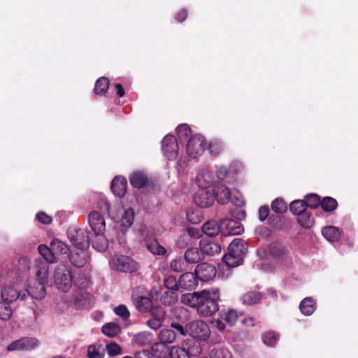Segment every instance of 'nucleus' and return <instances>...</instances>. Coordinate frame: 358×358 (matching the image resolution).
<instances>
[{
    "label": "nucleus",
    "mask_w": 358,
    "mask_h": 358,
    "mask_svg": "<svg viewBox=\"0 0 358 358\" xmlns=\"http://www.w3.org/2000/svg\"><path fill=\"white\" fill-rule=\"evenodd\" d=\"M24 292H26V295L28 294L33 299H43L46 294L45 284L35 281L34 285H29Z\"/></svg>",
    "instance_id": "24"
},
{
    "label": "nucleus",
    "mask_w": 358,
    "mask_h": 358,
    "mask_svg": "<svg viewBox=\"0 0 358 358\" xmlns=\"http://www.w3.org/2000/svg\"><path fill=\"white\" fill-rule=\"evenodd\" d=\"M109 85L110 81L108 78H99L95 83L94 93L100 96L104 95L109 88Z\"/></svg>",
    "instance_id": "37"
},
{
    "label": "nucleus",
    "mask_w": 358,
    "mask_h": 358,
    "mask_svg": "<svg viewBox=\"0 0 358 358\" xmlns=\"http://www.w3.org/2000/svg\"><path fill=\"white\" fill-rule=\"evenodd\" d=\"M148 250L155 255H164L166 250L161 245L157 239L148 241L146 243Z\"/></svg>",
    "instance_id": "40"
},
{
    "label": "nucleus",
    "mask_w": 358,
    "mask_h": 358,
    "mask_svg": "<svg viewBox=\"0 0 358 358\" xmlns=\"http://www.w3.org/2000/svg\"><path fill=\"white\" fill-rule=\"evenodd\" d=\"M203 258L204 255L201 248H188L184 255V259L187 264H196Z\"/></svg>",
    "instance_id": "26"
},
{
    "label": "nucleus",
    "mask_w": 358,
    "mask_h": 358,
    "mask_svg": "<svg viewBox=\"0 0 358 358\" xmlns=\"http://www.w3.org/2000/svg\"><path fill=\"white\" fill-rule=\"evenodd\" d=\"M269 255L280 262L283 267H289L292 265V257L290 256L287 248L281 243L273 242L268 248Z\"/></svg>",
    "instance_id": "4"
},
{
    "label": "nucleus",
    "mask_w": 358,
    "mask_h": 358,
    "mask_svg": "<svg viewBox=\"0 0 358 358\" xmlns=\"http://www.w3.org/2000/svg\"><path fill=\"white\" fill-rule=\"evenodd\" d=\"M299 309L302 314L309 316L312 315L316 309L315 301L311 297H306L301 301Z\"/></svg>",
    "instance_id": "33"
},
{
    "label": "nucleus",
    "mask_w": 358,
    "mask_h": 358,
    "mask_svg": "<svg viewBox=\"0 0 358 358\" xmlns=\"http://www.w3.org/2000/svg\"><path fill=\"white\" fill-rule=\"evenodd\" d=\"M187 15V10L186 9L182 8L176 13L175 18L178 22H182L186 20Z\"/></svg>",
    "instance_id": "64"
},
{
    "label": "nucleus",
    "mask_w": 358,
    "mask_h": 358,
    "mask_svg": "<svg viewBox=\"0 0 358 358\" xmlns=\"http://www.w3.org/2000/svg\"><path fill=\"white\" fill-rule=\"evenodd\" d=\"M158 338L159 340V343H155L152 347V350L153 352L157 351L159 347L173 343L176 339V333L171 329H163L159 331Z\"/></svg>",
    "instance_id": "18"
},
{
    "label": "nucleus",
    "mask_w": 358,
    "mask_h": 358,
    "mask_svg": "<svg viewBox=\"0 0 358 358\" xmlns=\"http://www.w3.org/2000/svg\"><path fill=\"white\" fill-rule=\"evenodd\" d=\"M222 260L226 263L227 266L236 267L242 264L243 258L241 256H238L237 254H232L229 251L228 253L223 257Z\"/></svg>",
    "instance_id": "39"
},
{
    "label": "nucleus",
    "mask_w": 358,
    "mask_h": 358,
    "mask_svg": "<svg viewBox=\"0 0 358 358\" xmlns=\"http://www.w3.org/2000/svg\"><path fill=\"white\" fill-rule=\"evenodd\" d=\"M48 277V266L45 264L39 267L36 272V282L46 284Z\"/></svg>",
    "instance_id": "49"
},
{
    "label": "nucleus",
    "mask_w": 358,
    "mask_h": 358,
    "mask_svg": "<svg viewBox=\"0 0 358 358\" xmlns=\"http://www.w3.org/2000/svg\"><path fill=\"white\" fill-rule=\"evenodd\" d=\"M66 258L74 266L78 268L83 267L87 262V255L84 250L70 251Z\"/></svg>",
    "instance_id": "27"
},
{
    "label": "nucleus",
    "mask_w": 358,
    "mask_h": 358,
    "mask_svg": "<svg viewBox=\"0 0 358 358\" xmlns=\"http://www.w3.org/2000/svg\"><path fill=\"white\" fill-rule=\"evenodd\" d=\"M178 300L176 290H167L160 297L161 303L164 306H171L176 303Z\"/></svg>",
    "instance_id": "36"
},
{
    "label": "nucleus",
    "mask_w": 358,
    "mask_h": 358,
    "mask_svg": "<svg viewBox=\"0 0 358 358\" xmlns=\"http://www.w3.org/2000/svg\"><path fill=\"white\" fill-rule=\"evenodd\" d=\"M38 252L48 263L52 264L56 262V257H55L53 250H52V247H48L45 245H40L38 246Z\"/></svg>",
    "instance_id": "42"
},
{
    "label": "nucleus",
    "mask_w": 358,
    "mask_h": 358,
    "mask_svg": "<svg viewBox=\"0 0 358 358\" xmlns=\"http://www.w3.org/2000/svg\"><path fill=\"white\" fill-rule=\"evenodd\" d=\"M204 143L203 136L201 134L190 136L187 141V154L189 157H196L203 152Z\"/></svg>",
    "instance_id": "11"
},
{
    "label": "nucleus",
    "mask_w": 358,
    "mask_h": 358,
    "mask_svg": "<svg viewBox=\"0 0 358 358\" xmlns=\"http://www.w3.org/2000/svg\"><path fill=\"white\" fill-rule=\"evenodd\" d=\"M178 283L180 285V288L185 290H192L197 287L199 278L195 272H185L180 275Z\"/></svg>",
    "instance_id": "17"
},
{
    "label": "nucleus",
    "mask_w": 358,
    "mask_h": 358,
    "mask_svg": "<svg viewBox=\"0 0 358 358\" xmlns=\"http://www.w3.org/2000/svg\"><path fill=\"white\" fill-rule=\"evenodd\" d=\"M321 199L317 194H308L304 196V201L306 207L315 209L321 205Z\"/></svg>",
    "instance_id": "45"
},
{
    "label": "nucleus",
    "mask_w": 358,
    "mask_h": 358,
    "mask_svg": "<svg viewBox=\"0 0 358 358\" xmlns=\"http://www.w3.org/2000/svg\"><path fill=\"white\" fill-rule=\"evenodd\" d=\"M67 236L72 245L80 250L88 248L90 244V232L87 229L71 227L67 230Z\"/></svg>",
    "instance_id": "3"
},
{
    "label": "nucleus",
    "mask_w": 358,
    "mask_h": 358,
    "mask_svg": "<svg viewBox=\"0 0 358 358\" xmlns=\"http://www.w3.org/2000/svg\"><path fill=\"white\" fill-rule=\"evenodd\" d=\"M248 246L246 243L241 238H235L228 246V251L232 254H237L243 258L247 252Z\"/></svg>",
    "instance_id": "28"
},
{
    "label": "nucleus",
    "mask_w": 358,
    "mask_h": 358,
    "mask_svg": "<svg viewBox=\"0 0 358 358\" xmlns=\"http://www.w3.org/2000/svg\"><path fill=\"white\" fill-rule=\"evenodd\" d=\"M306 205L304 200H294L289 205V210L294 215H299L306 211Z\"/></svg>",
    "instance_id": "48"
},
{
    "label": "nucleus",
    "mask_w": 358,
    "mask_h": 358,
    "mask_svg": "<svg viewBox=\"0 0 358 358\" xmlns=\"http://www.w3.org/2000/svg\"><path fill=\"white\" fill-rule=\"evenodd\" d=\"M199 247L203 255L214 256L220 253L222 248L220 244L212 238H203L199 241Z\"/></svg>",
    "instance_id": "15"
},
{
    "label": "nucleus",
    "mask_w": 358,
    "mask_h": 358,
    "mask_svg": "<svg viewBox=\"0 0 358 358\" xmlns=\"http://www.w3.org/2000/svg\"><path fill=\"white\" fill-rule=\"evenodd\" d=\"M185 260L182 257H177L172 259L170 262V268L171 269L177 273L182 272L186 270L187 264Z\"/></svg>",
    "instance_id": "46"
},
{
    "label": "nucleus",
    "mask_w": 358,
    "mask_h": 358,
    "mask_svg": "<svg viewBox=\"0 0 358 358\" xmlns=\"http://www.w3.org/2000/svg\"><path fill=\"white\" fill-rule=\"evenodd\" d=\"M50 247H52L55 257L56 256H63L66 258L71 251L70 248L58 238H54L50 241Z\"/></svg>",
    "instance_id": "25"
},
{
    "label": "nucleus",
    "mask_w": 358,
    "mask_h": 358,
    "mask_svg": "<svg viewBox=\"0 0 358 358\" xmlns=\"http://www.w3.org/2000/svg\"><path fill=\"white\" fill-rule=\"evenodd\" d=\"M114 313L124 321L129 320L130 317V312L127 307L124 304H121L115 307L114 308Z\"/></svg>",
    "instance_id": "56"
},
{
    "label": "nucleus",
    "mask_w": 358,
    "mask_h": 358,
    "mask_svg": "<svg viewBox=\"0 0 358 358\" xmlns=\"http://www.w3.org/2000/svg\"><path fill=\"white\" fill-rule=\"evenodd\" d=\"M320 206L325 212H332L336 209L338 202L331 196H325L322 199Z\"/></svg>",
    "instance_id": "44"
},
{
    "label": "nucleus",
    "mask_w": 358,
    "mask_h": 358,
    "mask_svg": "<svg viewBox=\"0 0 358 358\" xmlns=\"http://www.w3.org/2000/svg\"><path fill=\"white\" fill-rule=\"evenodd\" d=\"M40 341L34 337H22L11 342L6 348L8 352L31 351L37 348Z\"/></svg>",
    "instance_id": "8"
},
{
    "label": "nucleus",
    "mask_w": 358,
    "mask_h": 358,
    "mask_svg": "<svg viewBox=\"0 0 358 358\" xmlns=\"http://www.w3.org/2000/svg\"><path fill=\"white\" fill-rule=\"evenodd\" d=\"M70 303L76 309H85L95 303V298L88 292L79 290L73 294Z\"/></svg>",
    "instance_id": "9"
},
{
    "label": "nucleus",
    "mask_w": 358,
    "mask_h": 358,
    "mask_svg": "<svg viewBox=\"0 0 358 358\" xmlns=\"http://www.w3.org/2000/svg\"><path fill=\"white\" fill-rule=\"evenodd\" d=\"M220 299V291L216 287L184 294L181 297L184 304L196 309L201 317H209L215 314L219 310Z\"/></svg>",
    "instance_id": "1"
},
{
    "label": "nucleus",
    "mask_w": 358,
    "mask_h": 358,
    "mask_svg": "<svg viewBox=\"0 0 358 358\" xmlns=\"http://www.w3.org/2000/svg\"><path fill=\"white\" fill-rule=\"evenodd\" d=\"M187 234H188V236L185 234L180 237V239L178 243L179 245V247H182L181 245H180V241L181 240L185 241L188 236L194 238H199L201 236L200 231L198 229H196L194 227H189L187 229Z\"/></svg>",
    "instance_id": "58"
},
{
    "label": "nucleus",
    "mask_w": 358,
    "mask_h": 358,
    "mask_svg": "<svg viewBox=\"0 0 358 358\" xmlns=\"http://www.w3.org/2000/svg\"><path fill=\"white\" fill-rule=\"evenodd\" d=\"M187 219L190 223L192 224H197L201 222L200 217L197 215V213L193 212V211H188L186 214Z\"/></svg>",
    "instance_id": "63"
},
{
    "label": "nucleus",
    "mask_w": 358,
    "mask_h": 358,
    "mask_svg": "<svg viewBox=\"0 0 358 358\" xmlns=\"http://www.w3.org/2000/svg\"><path fill=\"white\" fill-rule=\"evenodd\" d=\"M165 315L166 313L163 309L156 308L155 310H152V317L147 320V326L154 330L158 329L162 325Z\"/></svg>",
    "instance_id": "22"
},
{
    "label": "nucleus",
    "mask_w": 358,
    "mask_h": 358,
    "mask_svg": "<svg viewBox=\"0 0 358 358\" xmlns=\"http://www.w3.org/2000/svg\"><path fill=\"white\" fill-rule=\"evenodd\" d=\"M106 350L109 355L115 356L121 352L120 345L115 343H109L106 345Z\"/></svg>",
    "instance_id": "59"
},
{
    "label": "nucleus",
    "mask_w": 358,
    "mask_h": 358,
    "mask_svg": "<svg viewBox=\"0 0 358 358\" xmlns=\"http://www.w3.org/2000/svg\"><path fill=\"white\" fill-rule=\"evenodd\" d=\"M54 280L59 290L66 292L72 286L73 278L66 266L59 265L54 271Z\"/></svg>",
    "instance_id": "5"
},
{
    "label": "nucleus",
    "mask_w": 358,
    "mask_h": 358,
    "mask_svg": "<svg viewBox=\"0 0 358 358\" xmlns=\"http://www.w3.org/2000/svg\"><path fill=\"white\" fill-rule=\"evenodd\" d=\"M178 279L173 275H169L166 277L164 280V287L168 290H176L178 291L180 288V285L178 283Z\"/></svg>",
    "instance_id": "52"
},
{
    "label": "nucleus",
    "mask_w": 358,
    "mask_h": 358,
    "mask_svg": "<svg viewBox=\"0 0 358 358\" xmlns=\"http://www.w3.org/2000/svg\"><path fill=\"white\" fill-rule=\"evenodd\" d=\"M38 220L44 224H49L52 222V219L50 216L45 213L44 212H39L36 215Z\"/></svg>",
    "instance_id": "61"
},
{
    "label": "nucleus",
    "mask_w": 358,
    "mask_h": 358,
    "mask_svg": "<svg viewBox=\"0 0 358 358\" xmlns=\"http://www.w3.org/2000/svg\"><path fill=\"white\" fill-rule=\"evenodd\" d=\"M194 271L199 280L203 282L213 279L217 273V269L215 266L206 262L199 264L196 266Z\"/></svg>",
    "instance_id": "14"
},
{
    "label": "nucleus",
    "mask_w": 358,
    "mask_h": 358,
    "mask_svg": "<svg viewBox=\"0 0 358 358\" xmlns=\"http://www.w3.org/2000/svg\"><path fill=\"white\" fill-rule=\"evenodd\" d=\"M213 192L215 199L219 203L226 204L231 201L230 189L224 185L222 183L217 185Z\"/></svg>",
    "instance_id": "19"
},
{
    "label": "nucleus",
    "mask_w": 358,
    "mask_h": 358,
    "mask_svg": "<svg viewBox=\"0 0 358 358\" xmlns=\"http://www.w3.org/2000/svg\"><path fill=\"white\" fill-rule=\"evenodd\" d=\"M277 340L278 334L274 331H268L262 335V341L266 345L273 346Z\"/></svg>",
    "instance_id": "55"
},
{
    "label": "nucleus",
    "mask_w": 358,
    "mask_h": 358,
    "mask_svg": "<svg viewBox=\"0 0 358 358\" xmlns=\"http://www.w3.org/2000/svg\"><path fill=\"white\" fill-rule=\"evenodd\" d=\"M12 317V310L10 303L4 301H0V318L7 321Z\"/></svg>",
    "instance_id": "47"
},
{
    "label": "nucleus",
    "mask_w": 358,
    "mask_h": 358,
    "mask_svg": "<svg viewBox=\"0 0 358 358\" xmlns=\"http://www.w3.org/2000/svg\"><path fill=\"white\" fill-rule=\"evenodd\" d=\"M322 234L323 236L330 242L338 241L341 237V233L338 228L334 226H327L322 228Z\"/></svg>",
    "instance_id": "34"
},
{
    "label": "nucleus",
    "mask_w": 358,
    "mask_h": 358,
    "mask_svg": "<svg viewBox=\"0 0 358 358\" xmlns=\"http://www.w3.org/2000/svg\"><path fill=\"white\" fill-rule=\"evenodd\" d=\"M132 301L136 308L143 313H152V310H155L153 308V303L152 300L146 296H138L136 297L132 296Z\"/></svg>",
    "instance_id": "20"
},
{
    "label": "nucleus",
    "mask_w": 358,
    "mask_h": 358,
    "mask_svg": "<svg viewBox=\"0 0 358 358\" xmlns=\"http://www.w3.org/2000/svg\"><path fill=\"white\" fill-rule=\"evenodd\" d=\"M87 357L88 358H103L104 353L101 352L100 346L91 345L87 348Z\"/></svg>",
    "instance_id": "53"
},
{
    "label": "nucleus",
    "mask_w": 358,
    "mask_h": 358,
    "mask_svg": "<svg viewBox=\"0 0 358 358\" xmlns=\"http://www.w3.org/2000/svg\"><path fill=\"white\" fill-rule=\"evenodd\" d=\"M73 282L79 288V290H83L88 286L89 280L86 277L82 275L78 278H73Z\"/></svg>",
    "instance_id": "60"
},
{
    "label": "nucleus",
    "mask_w": 358,
    "mask_h": 358,
    "mask_svg": "<svg viewBox=\"0 0 358 358\" xmlns=\"http://www.w3.org/2000/svg\"><path fill=\"white\" fill-rule=\"evenodd\" d=\"M176 132L178 138L180 143H185L190 138L191 129L186 124H180L177 129Z\"/></svg>",
    "instance_id": "43"
},
{
    "label": "nucleus",
    "mask_w": 358,
    "mask_h": 358,
    "mask_svg": "<svg viewBox=\"0 0 358 358\" xmlns=\"http://www.w3.org/2000/svg\"><path fill=\"white\" fill-rule=\"evenodd\" d=\"M169 354L172 358H189L182 345L181 347H172Z\"/></svg>",
    "instance_id": "54"
},
{
    "label": "nucleus",
    "mask_w": 358,
    "mask_h": 358,
    "mask_svg": "<svg viewBox=\"0 0 358 358\" xmlns=\"http://www.w3.org/2000/svg\"><path fill=\"white\" fill-rule=\"evenodd\" d=\"M287 203L281 198L275 199L271 203V209L276 213H283L287 211Z\"/></svg>",
    "instance_id": "51"
},
{
    "label": "nucleus",
    "mask_w": 358,
    "mask_h": 358,
    "mask_svg": "<svg viewBox=\"0 0 358 358\" xmlns=\"http://www.w3.org/2000/svg\"><path fill=\"white\" fill-rule=\"evenodd\" d=\"M101 331L104 335L110 338H113L120 334L121 328L117 323L108 322L103 325Z\"/></svg>",
    "instance_id": "35"
},
{
    "label": "nucleus",
    "mask_w": 358,
    "mask_h": 358,
    "mask_svg": "<svg viewBox=\"0 0 358 358\" xmlns=\"http://www.w3.org/2000/svg\"><path fill=\"white\" fill-rule=\"evenodd\" d=\"M22 275L20 268H17L14 262L3 263L0 265V284L3 286L1 290V299L9 303L17 299H26V292H19L13 286L7 285L16 282Z\"/></svg>",
    "instance_id": "2"
},
{
    "label": "nucleus",
    "mask_w": 358,
    "mask_h": 358,
    "mask_svg": "<svg viewBox=\"0 0 358 358\" xmlns=\"http://www.w3.org/2000/svg\"><path fill=\"white\" fill-rule=\"evenodd\" d=\"M222 143L219 141H213L209 144V152L212 155L217 156L222 150Z\"/></svg>",
    "instance_id": "57"
},
{
    "label": "nucleus",
    "mask_w": 358,
    "mask_h": 358,
    "mask_svg": "<svg viewBox=\"0 0 358 358\" xmlns=\"http://www.w3.org/2000/svg\"><path fill=\"white\" fill-rule=\"evenodd\" d=\"M170 327L176 331V336L178 335L185 336L188 334L187 323L184 325L179 322L173 321L170 324Z\"/></svg>",
    "instance_id": "50"
},
{
    "label": "nucleus",
    "mask_w": 358,
    "mask_h": 358,
    "mask_svg": "<svg viewBox=\"0 0 358 358\" xmlns=\"http://www.w3.org/2000/svg\"><path fill=\"white\" fill-rule=\"evenodd\" d=\"M127 187V181L124 177L116 176L112 180L110 189L116 196L123 197L126 194Z\"/></svg>",
    "instance_id": "21"
},
{
    "label": "nucleus",
    "mask_w": 358,
    "mask_h": 358,
    "mask_svg": "<svg viewBox=\"0 0 358 358\" xmlns=\"http://www.w3.org/2000/svg\"><path fill=\"white\" fill-rule=\"evenodd\" d=\"M136 341L140 345H145L150 342V335L145 333H140L136 336Z\"/></svg>",
    "instance_id": "62"
},
{
    "label": "nucleus",
    "mask_w": 358,
    "mask_h": 358,
    "mask_svg": "<svg viewBox=\"0 0 358 358\" xmlns=\"http://www.w3.org/2000/svg\"><path fill=\"white\" fill-rule=\"evenodd\" d=\"M221 224L224 227L222 229V234L223 236L238 235L244 231L243 224L239 221L235 220L223 219Z\"/></svg>",
    "instance_id": "16"
},
{
    "label": "nucleus",
    "mask_w": 358,
    "mask_h": 358,
    "mask_svg": "<svg viewBox=\"0 0 358 358\" xmlns=\"http://www.w3.org/2000/svg\"><path fill=\"white\" fill-rule=\"evenodd\" d=\"M215 196L212 189L201 188L199 189L194 196L195 204L200 208H208L213 205Z\"/></svg>",
    "instance_id": "12"
},
{
    "label": "nucleus",
    "mask_w": 358,
    "mask_h": 358,
    "mask_svg": "<svg viewBox=\"0 0 358 358\" xmlns=\"http://www.w3.org/2000/svg\"><path fill=\"white\" fill-rule=\"evenodd\" d=\"M297 222L302 227L306 229L312 227L315 224L313 217L306 210L298 215Z\"/></svg>",
    "instance_id": "38"
},
{
    "label": "nucleus",
    "mask_w": 358,
    "mask_h": 358,
    "mask_svg": "<svg viewBox=\"0 0 358 358\" xmlns=\"http://www.w3.org/2000/svg\"><path fill=\"white\" fill-rule=\"evenodd\" d=\"M187 329V335L199 341H206L210 336V329L208 324L202 320H195L189 322Z\"/></svg>",
    "instance_id": "6"
},
{
    "label": "nucleus",
    "mask_w": 358,
    "mask_h": 358,
    "mask_svg": "<svg viewBox=\"0 0 358 358\" xmlns=\"http://www.w3.org/2000/svg\"><path fill=\"white\" fill-rule=\"evenodd\" d=\"M90 226L97 236L102 235L106 230V222L103 215L96 210L92 211L88 215Z\"/></svg>",
    "instance_id": "13"
},
{
    "label": "nucleus",
    "mask_w": 358,
    "mask_h": 358,
    "mask_svg": "<svg viewBox=\"0 0 358 358\" xmlns=\"http://www.w3.org/2000/svg\"><path fill=\"white\" fill-rule=\"evenodd\" d=\"M202 231L208 236V238H212L222 233L220 225L213 220H208L203 224Z\"/></svg>",
    "instance_id": "30"
},
{
    "label": "nucleus",
    "mask_w": 358,
    "mask_h": 358,
    "mask_svg": "<svg viewBox=\"0 0 358 358\" xmlns=\"http://www.w3.org/2000/svg\"><path fill=\"white\" fill-rule=\"evenodd\" d=\"M112 268L122 273H133L139 268V264L126 255H115L112 259Z\"/></svg>",
    "instance_id": "7"
},
{
    "label": "nucleus",
    "mask_w": 358,
    "mask_h": 358,
    "mask_svg": "<svg viewBox=\"0 0 358 358\" xmlns=\"http://www.w3.org/2000/svg\"><path fill=\"white\" fill-rule=\"evenodd\" d=\"M178 143L173 135H166L162 141V150L169 160L176 159L178 155Z\"/></svg>",
    "instance_id": "10"
},
{
    "label": "nucleus",
    "mask_w": 358,
    "mask_h": 358,
    "mask_svg": "<svg viewBox=\"0 0 358 358\" xmlns=\"http://www.w3.org/2000/svg\"><path fill=\"white\" fill-rule=\"evenodd\" d=\"M182 345L187 352L189 358L199 356L202 352L200 343L194 340H185L182 343Z\"/></svg>",
    "instance_id": "29"
},
{
    "label": "nucleus",
    "mask_w": 358,
    "mask_h": 358,
    "mask_svg": "<svg viewBox=\"0 0 358 358\" xmlns=\"http://www.w3.org/2000/svg\"><path fill=\"white\" fill-rule=\"evenodd\" d=\"M130 184L135 188L141 189L149 185L148 176L142 171L133 172L129 177Z\"/></svg>",
    "instance_id": "23"
},
{
    "label": "nucleus",
    "mask_w": 358,
    "mask_h": 358,
    "mask_svg": "<svg viewBox=\"0 0 358 358\" xmlns=\"http://www.w3.org/2000/svg\"><path fill=\"white\" fill-rule=\"evenodd\" d=\"M262 294L255 291H250L241 297V301L244 305L246 306H254L262 301Z\"/></svg>",
    "instance_id": "32"
},
{
    "label": "nucleus",
    "mask_w": 358,
    "mask_h": 358,
    "mask_svg": "<svg viewBox=\"0 0 358 358\" xmlns=\"http://www.w3.org/2000/svg\"><path fill=\"white\" fill-rule=\"evenodd\" d=\"M134 211L132 208H128L124 211L120 220V225L122 228L127 229L134 222Z\"/></svg>",
    "instance_id": "41"
},
{
    "label": "nucleus",
    "mask_w": 358,
    "mask_h": 358,
    "mask_svg": "<svg viewBox=\"0 0 358 358\" xmlns=\"http://www.w3.org/2000/svg\"><path fill=\"white\" fill-rule=\"evenodd\" d=\"M219 317L229 327H232L237 322L238 314L236 310L229 308L227 310H222L219 313Z\"/></svg>",
    "instance_id": "31"
}]
</instances>
